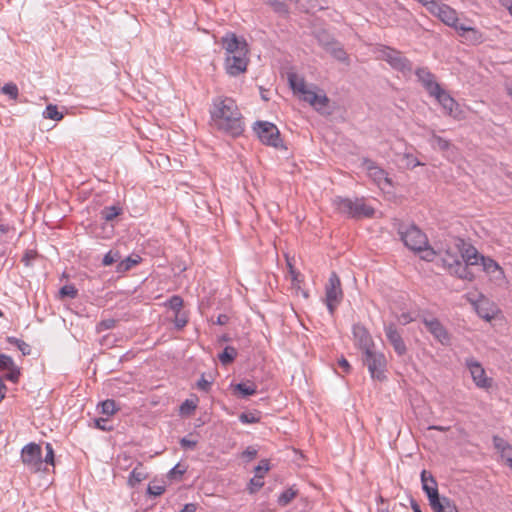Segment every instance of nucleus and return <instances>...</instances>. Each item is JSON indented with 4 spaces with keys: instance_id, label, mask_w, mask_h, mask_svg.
I'll return each mask as SVG.
<instances>
[{
    "instance_id": "1",
    "label": "nucleus",
    "mask_w": 512,
    "mask_h": 512,
    "mask_svg": "<svg viewBox=\"0 0 512 512\" xmlns=\"http://www.w3.org/2000/svg\"><path fill=\"white\" fill-rule=\"evenodd\" d=\"M212 125L233 137L241 135L244 131L242 114L234 99L230 97H216L210 109Z\"/></svg>"
},
{
    "instance_id": "2",
    "label": "nucleus",
    "mask_w": 512,
    "mask_h": 512,
    "mask_svg": "<svg viewBox=\"0 0 512 512\" xmlns=\"http://www.w3.org/2000/svg\"><path fill=\"white\" fill-rule=\"evenodd\" d=\"M439 256L442 266L445 267L451 275L463 280H474V274L467 265H463L459 251L456 250L455 245L453 247L446 248L443 252L441 251V255Z\"/></svg>"
},
{
    "instance_id": "3",
    "label": "nucleus",
    "mask_w": 512,
    "mask_h": 512,
    "mask_svg": "<svg viewBox=\"0 0 512 512\" xmlns=\"http://www.w3.org/2000/svg\"><path fill=\"white\" fill-rule=\"evenodd\" d=\"M334 204L340 213L351 218L360 219L374 215V209L368 206L363 198L352 200L350 198L336 197Z\"/></svg>"
},
{
    "instance_id": "4",
    "label": "nucleus",
    "mask_w": 512,
    "mask_h": 512,
    "mask_svg": "<svg viewBox=\"0 0 512 512\" xmlns=\"http://www.w3.org/2000/svg\"><path fill=\"white\" fill-rule=\"evenodd\" d=\"M397 232L404 245L416 252L427 245L428 238L415 224L399 223Z\"/></svg>"
},
{
    "instance_id": "5",
    "label": "nucleus",
    "mask_w": 512,
    "mask_h": 512,
    "mask_svg": "<svg viewBox=\"0 0 512 512\" xmlns=\"http://www.w3.org/2000/svg\"><path fill=\"white\" fill-rule=\"evenodd\" d=\"M253 129L264 145L284 148L279 129L275 124L267 121H257Z\"/></svg>"
},
{
    "instance_id": "6",
    "label": "nucleus",
    "mask_w": 512,
    "mask_h": 512,
    "mask_svg": "<svg viewBox=\"0 0 512 512\" xmlns=\"http://www.w3.org/2000/svg\"><path fill=\"white\" fill-rule=\"evenodd\" d=\"M343 300L341 281L336 272H332L325 286V303L331 315H334L338 305Z\"/></svg>"
},
{
    "instance_id": "7",
    "label": "nucleus",
    "mask_w": 512,
    "mask_h": 512,
    "mask_svg": "<svg viewBox=\"0 0 512 512\" xmlns=\"http://www.w3.org/2000/svg\"><path fill=\"white\" fill-rule=\"evenodd\" d=\"M363 362L367 366L369 373L373 379L383 381L386 379V357L383 353L374 349L363 353Z\"/></svg>"
},
{
    "instance_id": "8",
    "label": "nucleus",
    "mask_w": 512,
    "mask_h": 512,
    "mask_svg": "<svg viewBox=\"0 0 512 512\" xmlns=\"http://www.w3.org/2000/svg\"><path fill=\"white\" fill-rule=\"evenodd\" d=\"M21 460L24 466L32 473L46 470V467H43L41 447L36 443H29L22 448Z\"/></svg>"
},
{
    "instance_id": "9",
    "label": "nucleus",
    "mask_w": 512,
    "mask_h": 512,
    "mask_svg": "<svg viewBox=\"0 0 512 512\" xmlns=\"http://www.w3.org/2000/svg\"><path fill=\"white\" fill-rule=\"evenodd\" d=\"M443 108L445 114L455 120H463L465 118L464 111L459 103L443 88L432 95Z\"/></svg>"
},
{
    "instance_id": "10",
    "label": "nucleus",
    "mask_w": 512,
    "mask_h": 512,
    "mask_svg": "<svg viewBox=\"0 0 512 512\" xmlns=\"http://www.w3.org/2000/svg\"><path fill=\"white\" fill-rule=\"evenodd\" d=\"M383 59L390 64V66L404 75H409L412 72L411 61L402 55L401 52L387 47L382 53Z\"/></svg>"
},
{
    "instance_id": "11",
    "label": "nucleus",
    "mask_w": 512,
    "mask_h": 512,
    "mask_svg": "<svg viewBox=\"0 0 512 512\" xmlns=\"http://www.w3.org/2000/svg\"><path fill=\"white\" fill-rule=\"evenodd\" d=\"M465 365L477 387L489 389L492 386V378L486 376L485 369L478 360L474 357H469L465 360Z\"/></svg>"
},
{
    "instance_id": "12",
    "label": "nucleus",
    "mask_w": 512,
    "mask_h": 512,
    "mask_svg": "<svg viewBox=\"0 0 512 512\" xmlns=\"http://www.w3.org/2000/svg\"><path fill=\"white\" fill-rule=\"evenodd\" d=\"M456 250L459 251L460 259L463 265H478L483 255L479 254L477 249L462 238L455 239Z\"/></svg>"
},
{
    "instance_id": "13",
    "label": "nucleus",
    "mask_w": 512,
    "mask_h": 512,
    "mask_svg": "<svg viewBox=\"0 0 512 512\" xmlns=\"http://www.w3.org/2000/svg\"><path fill=\"white\" fill-rule=\"evenodd\" d=\"M363 165L367 169L369 177L382 189L391 185V180L384 169L379 167L374 161L364 159Z\"/></svg>"
},
{
    "instance_id": "14",
    "label": "nucleus",
    "mask_w": 512,
    "mask_h": 512,
    "mask_svg": "<svg viewBox=\"0 0 512 512\" xmlns=\"http://www.w3.org/2000/svg\"><path fill=\"white\" fill-rule=\"evenodd\" d=\"M352 333L356 345L362 350L363 353L374 349L375 344L369 331L361 324H354Z\"/></svg>"
},
{
    "instance_id": "15",
    "label": "nucleus",
    "mask_w": 512,
    "mask_h": 512,
    "mask_svg": "<svg viewBox=\"0 0 512 512\" xmlns=\"http://www.w3.org/2000/svg\"><path fill=\"white\" fill-rule=\"evenodd\" d=\"M385 335L387 337L388 342L392 345L394 351L398 356H403L407 352L406 344L396 328L395 324L390 323L384 326Z\"/></svg>"
},
{
    "instance_id": "16",
    "label": "nucleus",
    "mask_w": 512,
    "mask_h": 512,
    "mask_svg": "<svg viewBox=\"0 0 512 512\" xmlns=\"http://www.w3.org/2000/svg\"><path fill=\"white\" fill-rule=\"evenodd\" d=\"M423 323L426 329L434 338L443 345L450 343V335L442 323L436 318H424Z\"/></svg>"
},
{
    "instance_id": "17",
    "label": "nucleus",
    "mask_w": 512,
    "mask_h": 512,
    "mask_svg": "<svg viewBox=\"0 0 512 512\" xmlns=\"http://www.w3.org/2000/svg\"><path fill=\"white\" fill-rule=\"evenodd\" d=\"M429 505L434 512H458L453 501L433 490L429 493Z\"/></svg>"
},
{
    "instance_id": "18",
    "label": "nucleus",
    "mask_w": 512,
    "mask_h": 512,
    "mask_svg": "<svg viewBox=\"0 0 512 512\" xmlns=\"http://www.w3.org/2000/svg\"><path fill=\"white\" fill-rule=\"evenodd\" d=\"M222 44L228 55H246L247 44L245 41H240L234 33L227 34L222 38Z\"/></svg>"
},
{
    "instance_id": "19",
    "label": "nucleus",
    "mask_w": 512,
    "mask_h": 512,
    "mask_svg": "<svg viewBox=\"0 0 512 512\" xmlns=\"http://www.w3.org/2000/svg\"><path fill=\"white\" fill-rule=\"evenodd\" d=\"M248 59L246 55H228L225 59L226 72L230 76H238L246 71Z\"/></svg>"
},
{
    "instance_id": "20",
    "label": "nucleus",
    "mask_w": 512,
    "mask_h": 512,
    "mask_svg": "<svg viewBox=\"0 0 512 512\" xmlns=\"http://www.w3.org/2000/svg\"><path fill=\"white\" fill-rule=\"evenodd\" d=\"M415 74L430 96L434 95L436 92H439V90L442 88L440 84L435 80V76L429 71L428 68H418L415 71Z\"/></svg>"
},
{
    "instance_id": "21",
    "label": "nucleus",
    "mask_w": 512,
    "mask_h": 512,
    "mask_svg": "<svg viewBox=\"0 0 512 512\" xmlns=\"http://www.w3.org/2000/svg\"><path fill=\"white\" fill-rule=\"evenodd\" d=\"M456 31L459 34V36L464 38V40L469 44H480L484 40L483 34L479 30L471 26L460 24Z\"/></svg>"
},
{
    "instance_id": "22",
    "label": "nucleus",
    "mask_w": 512,
    "mask_h": 512,
    "mask_svg": "<svg viewBox=\"0 0 512 512\" xmlns=\"http://www.w3.org/2000/svg\"><path fill=\"white\" fill-rule=\"evenodd\" d=\"M483 270L495 280L504 279V272L499 264L490 257L483 256L479 262Z\"/></svg>"
},
{
    "instance_id": "23",
    "label": "nucleus",
    "mask_w": 512,
    "mask_h": 512,
    "mask_svg": "<svg viewBox=\"0 0 512 512\" xmlns=\"http://www.w3.org/2000/svg\"><path fill=\"white\" fill-rule=\"evenodd\" d=\"M321 45L330 53L335 59L345 62L348 59L347 53L343 47L336 41L322 42Z\"/></svg>"
},
{
    "instance_id": "24",
    "label": "nucleus",
    "mask_w": 512,
    "mask_h": 512,
    "mask_svg": "<svg viewBox=\"0 0 512 512\" xmlns=\"http://www.w3.org/2000/svg\"><path fill=\"white\" fill-rule=\"evenodd\" d=\"M141 261L142 258L138 254H132L123 260L120 259L116 265V272L125 273L138 265Z\"/></svg>"
},
{
    "instance_id": "25",
    "label": "nucleus",
    "mask_w": 512,
    "mask_h": 512,
    "mask_svg": "<svg viewBox=\"0 0 512 512\" xmlns=\"http://www.w3.org/2000/svg\"><path fill=\"white\" fill-rule=\"evenodd\" d=\"M429 143L433 149L439 150L441 152H448L454 148V146L452 145V143L449 140L442 138L441 136L437 135L435 132L431 133V136L429 138Z\"/></svg>"
},
{
    "instance_id": "26",
    "label": "nucleus",
    "mask_w": 512,
    "mask_h": 512,
    "mask_svg": "<svg viewBox=\"0 0 512 512\" xmlns=\"http://www.w3.org/2000/svg\"><path fill=\"white\" fill-rule=\"evenodd\" d=\"M421 483H422V489L426 493L428 499H429V493L431 490L435 491L436 493H439L438 492V484H437L434 476L430 472H428L426 470H423L421 472Z\"/></svg>"
},
{
    "instance_id": "27",
    "label": "nucleus",
    "mask_w": 512,
    "mask_h": 512,
    "mask_svg": "<svg viewBox=\"0 0 512 512\" xmlns=\"http://www.w3.org/2000/svg\"><path fill=\"white\" fill-rule=\"evenodd\" d=\"M147 477L148 474L144 466L142 465V463H138L137 466L132 470V472L129 475L128 484L131 487H135L143 480H145Z\"/></svg>"
},
{
    "instance_id": "28",
    "label": "nucleus",
    "mask_w": 512,
    "mask_h": 512,
    "mask_svg": "<svg viewBox=\"0 0 512 512\" xmlns=\"http://www.w3.org/2000/svg\"><path fill=\"white\" fill-rule=\"evenodd\" d=\"M493 445L495 449L501 452L503 458L506 459L507 464L512 468V457L506 455V451L511 449V445L500 436H493Z\"/></svg>"
},
{
    "instance_id": "29",
    "label": "nucleus",
    "mask_w": 512,
    "mask_h": 512,
    "mask_svg": "<svg viewBox=\"0 0 512 512\" xmlns=\"http://www.w3.org/2000/svg\"><path fill=\"white\" fill-rule=\"evenodd\" d=\"M234 391L242 398L256 394L257 386L255 383L247 381L234 386Z\"/></svg>"
},
{
    "instance_id": "30",
    "label": "nucleus",
    "mask_w": 512,
    "mask_h": 512,
    "mask_svg": "<svg viewBox=\"0 0 512 512\" xmlns=\"http://www.w3.org/2000/svg\"><path fill=\"white\" fill-rule=\"evenodd\" d=\"M123 213V209L120 205H112L104 207L101 212V218L106 222L113 221L117 216Z\"/></svg>"
},
{
    "instance_id": "31",
    "label": "nucleus",
    "mask_w": 512,
    "mask_h": 512,
    "mask_svg": "<svg viewBox=\"0 0 512 512\" xmlns=\"http://www.w3.org/2000/svg\"><path fill=\"white\" fill-rule=\"evenodd\" d=\"M288 81H289L291 89L294 92H298V93L304 92V89L307 87L304 78L297 75L296 73H289Z\"/></svg>"
},
{
    "instance_id": "32",
    "label": "nucleus",
    "mask_w": 512,
    "mask_h": 512,
    "mask_svg": "<svg viewBox=\"0 0 512 512\" xmlns=\"http://www.w3.org/2000/svg\"><path fill=\"white\" fill-rule=\"evenodd\" d=\"M416 253L420 254V258L422 260L432 262L435 260L436 256L441 255V250L436 251L427 242V245H423V248H421L419 251H416Z\"/></svg>"
},
{
    "instance_id": "33",
    "label": "nucleus",
    "mask_w": 512,
    "mask_h": 512,
    "mask_svg": "<svg viewBox=\"0 0 512 512\" xmlns=\"http://www.w3.org/2000/svg\"><path fill=\"white\" fill-rule=\"evenodd\" d=\"M237 356V350L232 346H226L219 354V360L223 365L231 364Z\"/></svg>"
},
{
    "instance_id": "34",
    "label": "nucleus",
    "mask_w": 512,
    "mask_h": 512,
    "mask_svg": "<svg viewBox=\"0 0 512 512\" xmlns=\"http://www.w3.org/2000/svg\"><path fill=\"white\" fill-rule=\"evenodd\" d=\"M6 340L8 343L15 345L21 351L22 355L27 356L31 354L30 345L24 342L23 340H20L13 336L7 337Z\"/></svg>"
},
{
    "instance_id": "35",
    "label": "nucleus",
    "mask_w": 512,
    "mask_h": 512,
    "mask_svg": "<svg viewBox=\"0 0 512 512\" xmlns=\"http://www.w3.org/2000/svg\"><path fill=\"white\" fill-rule=\"evenodd\" d=\"M296 495V490L288 488L278 496L277 502L280 506H287L296 497Z\"/></svg>"
},
{
    "instance_id": "36",
    "label": "nucleus",
    "mask_w": 512,
    "mask_h": 512,
    "mask_svg": "<svg viewBox=\"0 0 512 512\" xmlns=\"http://www.w3.org/2000/svg\"><path fill=\"white\" fill-rule=\"evenodd\" d=\"M43 116L44 118L55 121H60L64 117L63 113L59 112L57 106L53 104L47 105L46 109L43 112Z\"/></svg>"
},
{
    "instance_id": "37",
    "label": "nucleus",
    "mask_w": 512,
    "mask_h": 512,
    "mask_svg": "<svg viewBox=\"0 0 512 512\" xmlns=\"http://www.w3.org/2000/svg\"><path fill=\"white\" fill-rule=\"evenodd\" d=\"M239 420L243 424H254L260 421L259 412H243L239 415Z\"/></svg>"
},
{
    "instance_id": "38",
    "label": "nucleus",
    "mask_w": 512,
    "mask_h": 512,
    "mask_svg": "<svg viewBox=\"0 0 512 512\" xmlns=\"http://www.w3.org/2000/svg\"><path fill=\"white\" fill-rule=\"evenodd\" d=\"M101 413L107 416L113 415L116 411V403L112 399H107L100 404Z\"/></svg>"
},
{
    "instance_id": "39",
    "label": "nucleus",
    "mask_w": 512,
    "mask_h": 512,
    "mask_svg": "<svg viewBox=\"0 0 512 512\" xmlns=\"http://www.w3.org/2000/svg\"><path fill=\"white\" fill-rule=\"evenodd\" d=\"M2 93L9 96V98L15 100L17 99L18 97V94H19V90H18V87L15 83H12V82H9V83H6L2 89H1Z\"/></svg>"
},
{
    "instance_id": "40",
    "label": "nucleus",
    "mask_w": 512,
    "mask_h": 512,
    "mask_svg": "<svg viewBox=\"0 0 512 512\" xmlns=\"http://www.w3.org/2000/svg\"><path fill=\"white\" fill-rule=\"evenodd\" d=\"M121 259V255L119 251H113L110 250L108 253H106L102 259V264L104 266L112 265L113 263H117Z\"/></svg>"
},
{
    "instance_id": "41",
    "label": "nucleus",
    "mask_w": 512,
    "mask_h": 512,
    "mask_svg": "<svg viewBox=\"0 0 512 512\" xmlns=\"http://www.w3.org/2000/svg\"><path fill=\"white\" fill-rule=\"evenodd\" d=\"M166 305L175 313L182 311L183 299L178 295H173L166 303Z\"/></svg>"
},
{
    "instance_id": "42",
    "label": "nucleus",
    "mask_w": 512,
    "mask_h": 512,
    "mask_svg": "<svg viewBox=\"0 0 512 512\" xmlns=\"http://www.w3.org/2000/svg\"><path fill=\"white\" fill-rule=\"evenodd\" d=\"M188 323V315L184 311H179L175 313L174 325L178 330L184 328Z\"/></svg>"
},
{
    "instance_id": "43",
    "label": "nucleus",
    "mask_w": 512,
    "mask_h": 512,
    "mask_svg": "<svg viewBox=\"0 0 512 512\" xmlns=\"http://www.w3.org/2000/svg\"><path fill=\"white\" fill-rule=\"evenodd\" d=\"M116 322L117 321L113 318L103 319L96 325V331L101 333L106 330L113 329L116 325Z\"/></svg>"
},
{
    "instance_id": "44",
    "label": "nucleus",
    "mask_w": 512,
    "mask_h": 512,
    "mask_svg": "<svg viewBox=\"0 0 512 512\" xmlns=\"http://www.w3.org/2000/svg\"><path fill=\"white\" fill-rule=\"evenodd\" d=\"M476 311L478 316L486 321H491L495 316V311L488 310L486 307H484L483 304H478L476 307Z\"/></svg>"
},
{
    "instance_id": "45",
    "label": "nucleus",
    "mask_w": 512,
    "mask_h": 512,
    "mask_svg": "<svg viewBox=\"0 0 512 512\" xmlns=\"http://www.w3.org/2000/svg\"><path fill=\"white\" fill-rule=\"evenodd\" d=\"M266 3H268L275 12L279 14H287L288 13V7L287 5L279 0H266Z\"/></svg>"
},
{
    "instance_id": "46",
    "label": "nucleus",
    "mask_w": 512,
    "mask_h": 512,
    "mask_svg": "<svg viewBox=\"0 0 512 512\" xmlns=\"http://www.w3.org/2000/svg\"><path fill=\"white\" fill-rule=\"evenodd\" d=\"M59 293L61 297H69L71 299H74L77 296L78 291L74 285H64L60 289Z\"/></svg>"
},
{
    "instance_id": "47",
    "label": "nucleus",
    "mask_w": 512,
    "mask_h": 512,
    "mask_svg": "<svg viewBox=\"0 0 512 512\" xmlns=\"http://www.w3.org/2000/svg\"><path fill=\"white\" fill-rule=\"evenodd\" d=\"M45 449L46 455L45 458H43V467H45V465L54 466V450L52 445L50 443H46Z\"/></svg>"
},
{
    "instance_id": "48",
    "label": "nucleus",
    "mask_w": 512,
    "mask_h": 512,
    "mask_svg": "<svg viewBox=\"0 0 512 512\" xmlns=\"http://www.w3.org/2000/svg\"><path fill=\"white\" fill-rule=\"evenodd\" d=\"M14 365L15 363L10 356L0 353V371L9 370L14 367Z\"/></svg>"
},
{
    "instance_id": "49",
    "label": "nucleus",
    "mask_w": 512,
    "mask_h": 512,
    "mask_svg": "<svg viewBox=\"0 0 512 512\" xmlns=\"http://www.w3.org/2000/svg\"><path fill=\"white\" fill-rule=\"evenodd\" d=\"M185 472L186 468L182 467L180 464H177L169 471L168 477L170 479H180Z\"/></svg>"
},
{
    "instance_id": "50",
    "label": "nucleus",
    "mask_w": 512,
    "mask_h": 512,
    "mask_svg": "<svg viewBox=\"0 0 512 512\" xmlns=\"http://www.w3.org/2000/svg\"><path fill=\"white\" fill-rule=\"evenodd\" d=\"M212 386V380H208L205 378V375L203 374L200 379L197 381L196 387L203 391V392H209Z\"/></svg>"
},
{
    "instance_id": "51",
    "label": "nucleus",
    "mask_w": 512,
    "mask_h": 512,
    "mask_svg": "<svg viewBox=\"0 0 512 512\" xmlns=\"http://www.w3.org/2000/svg\"><path fill=\"white\" fill-rule=\"evenodd\" d=\"M6 379L13 382V383H16L18 382L19 380V377H20V370L19 368L14 365V367L10 368L8 370V373L6 374Z\"/></svg>"
},
{
    "instance_id": "52",
    "label": "nucleus",
    "mask_w": 512,
    "mask_h": 512,
    "mask_svg": "<svg viewBox=\"0 0 512 512\" xmlns=\"http://www.w3.org/2000/svg\"><path fill=\"white\" fill-rule=\"evenodd\" d=\"M269 470V463L267 460H262L255 468V477L263 478L264 474Z\"/></svg>"
},
{
    "instance_id": "53",
    "label": "nucleus",
    "mask_w": 512,
    "mask_h": 512,
    "mask_svg": "<svg viewBox=\"0 0 512 512\" xmlns=\"http://www.w3.org/2000/svg\"><path fill=\"white\" fill-rule=\"evenodd\" d=\"M165 492V486L162 485H149L147 493L151 496L157 497Z\"/></svg>"
},
{
    "instance_id": "54",
    "label": "nucleus",
    "mask_w": 512,
    "mask_h": 512,
    "mask_svg": "<svg viewBox=\"0 0 512 512\" xmlns=\"http://www.w3.org/2000/svg\"><path fill=\"white\" fill-rule=\"evenodd\" d=\"M300 94L303 95V100L310 104L314 103V101L317 99V93L308 89V87H306L304 92H301Z\"/></svg>"
},
{
    "instance_id": "55",
    "label": "nucleus",
    "mask_w": 512,
    "mask_h": 512,
    "mask_svg": "<svg viewBox=\"0 0 512 512\" xmlns=\"http://www.w3.org/2000/svg\"><path fill=\"white\" fill-rule=\"evenodd\" d=\"M328 104V98L325 94H317V99L311 105L316 108H322Z\"/></svg>"
},
{
    "instance_id": "56",
    "label": "nucleus",
    "mask_w": 512,
    "mask_h": 512,
    "mask_svg": "<svg viewBox=\"0 0 512 512\" xmlns=\"http://www.w3.org/2000/svg\"><path fill=\"white\" fill-rule=\"evenodd\" d=\"M180 445L182 448L184 449H194L197 445V441L196 440H190L186 437L182 438L180 440Z\"/></svg>"
},
{
    "instance_id": "57",
    "label": "nucleus",
    "mask_w": 512,
    "mask_h": 512,
    "mask_svg": "<svg viewBox=\"0 0 512 512\" xmlns=\"http://www.w3.org/2000/svg\"><path fill=\"white\" fill-rule=\"evenodd\" d=\"M106 423H107V419H104V418L95 419V426L98 429H101L103 431H108L111 429V427L106 426Z\"/></svg>"
},
{
    "instance_id": "58",
    "label": "nucleus",
    "mask_w": 512,
    "mask_h": 512,
    "mask_svg": "<svg viewBox=\"0 0 512 512\" xmlns=\"http://www.w3.org/2000/svg\"><path fill=\"white\" fill-rule=\"evenodd\" d=\"M398 320H399V322H400L402 325H407V324H409L410 322H412L414 319H413V317L410 315V313H402V314L398 317Z\"/></svg>"
},
{
    "instance_id": "59",
    "label": "nucleus",
    "mask_w": 512,
    "mask_h": 512,
    "mask_svg": "<svg viewBox=\"0 0 512 512\" xmlns=\"http://www.w3.org/2000/svg\"><path fill=\"white\" fill-rule=\"evenodd\" d=\"M338 365L339 367L345 372V373H348L351 369V366L349 364V362L344 358L342 357L339 361H338Z\"/></svg>"
},
{
    "instance_id": "60",
    "label": "nucleus",
    "mask_w": 512,
    "mask_h": 512,
    "mask_svg": "<svg viewBox=\"0 0 512 512\" xmlns=\"http://www.w3.org/2000/svg\"><path fill=\"white\" fill-rule=\"evenodd\" d=\"M250 484L256 489H260L264 485V482L262 481V478L254 477L251 479Z\"/></svg>"
},
{
    "instance_id": "61",
    "label": "nucleus",
    "mask_w": 512,
    "mask_h": 512,
    "mask_svg": "<svg viewBox=\"0 0 512 512\" xmlns=\"http://www.w3.org/2000/svg\"><path fill=\"white\" fill-rule=\"evenodd\" d=\"M196 408V405L192 402V401H189V400H186L182 405H181V411L182 412H185L186 409L188 410H194Z\"/></svg>"
},
{
    "instance_id": "62",
    "label": "nucleus",
    "mask_w": 512,
    "mask_h": 512,
    "mask_svg": "<svg viewBox=\"0 0 512 512\" xmlns=\"http://www.w3.org/2000/svg\"><path fill=\"white\" fill-rule=\"evenodd\" d=\"M197 505L195 503L185 504L180 512H196Z\"/></svg>"
},
{
    "instance_id": "63",
    "label": "nucleus",
    "mask_w": 512,
    "mask_h": 512,
    "mask_svg": "<svg viewBox=\"0 0 512 512\" xmlns=\"http://www.w3.org/2000/svg\"><path fill=\"white\" fill-rule=\"evenodd\" d=\"M229 321V317L226 314H219L216 320V324L225 325Z\"/></svg>"
},
{
    "instance_id": "64",
    "label": "nucleus",
    "mask_w": 512,
    "mask_h": 512,
    "mask_svg": "<svg viewBox=\"0 0 512 512\" xmlns=\"http://www.w3.org/2000/svg\"><path fill=\"white\" fill-rule=\"evenodd\" d=\"M500 4L509 10V13L512 16V0H499Z\"/></svg>"
}]
</instances>
